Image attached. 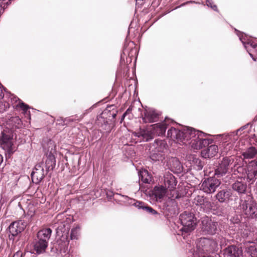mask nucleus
Wrapping results in <instances>:
<instances>
[{"label":"nucleus","mask_w":257,"mask_h":257,"mask_svg":"<svg viewBox=\"0 0 257 257\" xmlns=\"http://www.w3.org/2000/svg\"><path fill=\"white\" fill-rule=\"evenodd\" d=\"M221 184L216 176L205 178L201 183L200 189L206 194L215 192Z\"/></svg>","instance_id":"9"},{"label":"nucleus","mask_w":257,"mask_h":257,"mask_svg":"<svg viewBox=\"0 0 257 257\" xmlns=\"http://www.w3.org/2000/svg\"><path fill=\"white\" fill-rule=\"evenodd\" d=\"M52 230L50 228L43 229L38 232V240L34 246V250L37 254H40L45 251Z\"/></svg>","instance_id":"6"},{"label":"nucleus","mask_w":257,"mask_h":257,"mask_svg":"<svg viewBox=\"0 0 257 257\" xmlns=\"http://www.w3.org/2000/svg\"><path fill=\"white\" fill-rule=\"evenodd\" d=\"M5 1H6V2L2 3L1 4V7L2 8H5V4H7V5H8L9 4L11 3V0H5Z\"/></svg>","instance_id":"45"},{"label":"nucleus","mask_w":257,"mask_h":257,"mask_svg":"<svg viewBox=\"0 0 257 257\" xmlns=\"http://www.w3.org/2000/svg\"><path fill=\"white\" fill-rule=\"evenodd\" d=\"M43 148L47 151L48 154H53L56 152V146L54 141L50 140L46 145L43 144Z\"/></svg>","instance_id":"34"},{"label":"nucleus","mask_w":257,"mask_h":257,"mask_svg":"<svg viewBox=\"0 0 257 257\" xmlns=\"http://www.w3.org/2000/svg\"><path fill=\"white\" fill-rule=\"evenodd\" d=\"M233 162V159L231 158H223L215 169V176L217 177L222 176L228 171Z\"/></svg>","instance_id":"12"},{"label":"nucleus","mask_w":257,"mask_h":257,"mask_svg":"<svg viewBox=\"0 0 257 257\" xmlns=\"http://www.w3.org/2000/svg\"><path fill=\"white\" fill-rule=\"evenodd\" d=\"M128 50L126 48H125L123 50V54L124 55H125L126 54H127L128 53Z\"/></svg>","instance_id":"49"},{"label":"nucleus","mask_w":257,"mask_h":257,"mask_svg":"<svg viewBox=\"0 0 257 257\" xmlns=\"http://www.w3.org/2000/svg\"><path fill=\"white\" fill-rule=\"evenodd\" d=\"M35 213V208L32 205L28 206V211L27 212V215L32 217Z\"/></svg>","instance_id":"41"},{"label":"nucleus","mask_w":257,"mask_h":257,"mask_svg":"<svg viewBox=\"0 0 257 257\" xmlns=\"http://www.w3.org/2000/svg\"><path fill=\"white\" fill-rule=\"evenodd\" d=\"M247 180L252 183L254 181V178L257 176V163L252 162L247 167V171H245Z\"/></svg>","instance_id":"20"},{"label":"nucleus","mask_w":257,"mask_h":257,"mask_svg":"<svg viewBox=\"0 0 257 257\" xmlns=\"http://www.w3.org/2000/svg\"><path fill=\"white\" fill-rule=\"evenodd\" d=\"M61 215H58L57 217V218H58V220L60 219V218L61 217Z\"/></svg>","instance_id":"53"},{"label":"nucleus","mask_w":257,"mask_h":257,"mask_svg":"<svg viewBox=\"0 0 257 257\" xmlns=\"http://www.w3.org/2000/svg\"><path fill=\"white\" fill-rule=\"evenodd\" d=\"M239 209L247 217L254 218L257 215V204L251 197H247V199L241 201Z\"/></svg>","instance_id":"8"},{"label":"nucleus","mask_w":257,"mask_h":257,"mask_svg":"<svg viewBox=\"0 0 257 257\" xmlns=\"http://www.w3.org/2000/svg\"><path fill=\"white\" fill-rule=\"evenodd\" d=\"M150 157L154 162H162L165 159L164 152H158L156 150L150 151Z\"/></svg>","instance_id":"31"},{"label":"nucleus","mask_w":257,"mask_h":257,"mask_svg":"<svg viewBox=\"0 0 257 257\" xmlns=\"http://www.w3.org/2000/svg\"><path fill=\"white\" fill-rule=\"evenodd\" d=\"M179 219L182 225L180 230L183 233H189L195 228L196 219L193 213L184 211L180 214Z\"/></svg>","instance_id":"7"},{"label":"nucleus","mask_w":257,"mask_h":257,"mask_svg":"<svg viewBox=\"0 0 257 257\" xmlns=\"http://www.w3.org/2000/svg\"><path fill=\"white\" fill-rule=\"evenodd\" d=\"M26 226L27 223L22 220L14 221L11 223L9 227L10 233V239H14V237L24 230Z\"/></svg>","instance_id":"13"},{"label":"nucleus","mask_w":257,"mask_h":257,"mask_svg":"<svg viewBox=\"0 0 257 257\" xmlns=\"http://www.w3.org/2000/svg\"><path fill=\"white\" fill-rule=\"evenodd\" d=\"M167 189L163 185L156 186L151 191L150 196L156 201L162 199L166 195Z\"/></svg>","instance_id":"18"},{"label":"nucleus","mask_w":257,"mask_h":257,"mask_svg":"<svg viewBox=\"0 0 257 257\" xmlns=\"http://www.w3.org/2000/svg\"><path fill=\"white\" fill-rule=\"evenodd\" d=\"M126 113H124L123 114L122 116L121 119V122L123 120L124 118L125 117L126 115Z\"/></svg>","instance_id":"50"},{"label":"nucleus","mask_w":257,"mask_h":257,"mask_svg":"<svg viewBox=\"0 0 257 257\" xmlns=\"http://www.w3.org/2000/svg\"><path fill=\"white\" fill-rule=\"evenodd\" d=\"M131 111V108H128L126 111L125 112V113H126V114H127L128 113L130 112V111Z\"/></svg>","instance_id":"52"},{"label":"nucleus","mask_w":257,"mask_h":257,"mask_svg":"<svg viewBox=\"0 0 257 257\" xmlns=\"http://www.w3.org/2000/svg\"><path fill=\"white\" fill-rule=\"evenodd\" d=\"M257 154V150L255 148L251 147L248 148L245 152L242 153V155L245 159H252Z\"/></svg>","instance_id":"35"},{"label":"nucleus","mask_w":257,"mask_h":257,"mask_svg":"<svg viewBox=\"0 0 257 257\" xmlns=\"http://www.w3.org/2000/svg\"><path fill=\"white\" fill-rule=\"evenodd\" d=\"M231 196V193L227 190H222L218 192L215 195L216 199L220 202H224Z\"/></svg>","instance_id":"32"},{"label":"nucleus","mask_w":257,"mask_h":257,"mask_svg":"<svg viewBox=\"0 0 257 257\" xmlns=\"http://www.w3.org/2000/svg\"><path fill=\"white\" fill-rule=\"evenodd\" d=\"M246 245V251L251 257H257V244L253 242H248Z\"/></svg>","instance_id":"33"},{"label":"nucleus","mask_w":257,"mask_h":257,"mask_svg":"<svg viewBox=\"0 0 257 257\" xmlns=\"http://www.w3.org/2000/svg\"><path fill=\"white\" fill-rule=\"evenodd\" d=\"M204 133L203 135H199V138L196 139L195 142H193L192 148L195 150H199L203 148L205 149L212 143L211 139L204 138Z\"/></svg>","instance_id":"17"},{"label":"nucleus","mask_w":257,"mask_h":257,"mask_svg":"<svg viewBox=\"0 0 257 257\" xmlns=\"http://www.w3.org/2000/svg\"><path fill=\"white\" fill-rule=\"evenodd\" d=\"M10 107V104L6 101H0V113H3Z\"/></svg>","instance_id":"39"},{"label":"nucleus","mask_w":257,"mask_h":257,"mask_svg":"<svg viewBox=\"0 0 257 257\" xmlns=\"http://www.w3.org/2000/svg\"><path fill=\"white\" fill-rule=\"evenodd\" d=\"M13 257H23V253L22 251H17Z\"/></svg>","instance_id":"44"},{"label":"nucleus","mask_w":257,"mask_h":257,"mask_svg":"<svg viewBox=\"0 0 257 257\" xmlns=\"http://www.w3.org/2000/svg\"><path fill=\"white\" fill-rule=\"evenodd\" d=\"M242 251L235 245H230L224 249V254L226 257H238Z\"/></svg>","instance_id":"26"},{"label":"nucleus","mask_w":257,"mask_h":257,"mask_svg":"<svg viewBox=\"0 0 257 257\" xmlns=\"http://www.w3.org/2000/svg\"><path fill=\"white\" fill-rule=\"evenodd\" d=\"M196 248L192 251L194 257L212 252L217 246V242L208 238H200L196 242Z\"/></svg>","instance_id":"4"},{"label":"nucleus","mask_w":257,"mask_h":257,"mask_svg":"<svg viewBox=\"0 0 257 257\" xmlns=\"http://www.w3.org/2000/svg\"><path fill=\"white\" fill-rule=\"evenodd\" d=\"M206 4L207 7L211 8L214 11H218L217 6L213 4L212 0H206Z\"/></svg>","instance_id":"40"},{"label":"nucleus","mask_w":257,"mask_h":257,"mask_svg":"<svg viewBox=\"0 0 257 257\" xmlns=\"http://www.w3.org/2000/svg\"><path fill=\"white\" fill-rule=\"evenodd\" d=\"M202 132L192 127L185 126L179 130L171 127L168 131L167 137L178 144H182L192 147L193 142L199 138V135H203Z\"/></svg>","instance_id":"1"},{"label":"nucleus","mask_w":257,"mask_h":257,"mask_svg":"<svg viewBox=\"0 0 257 257\" xmlns=\"http://www.w3.org/2000/svg\"><path fill=\"white\" fill-rule=\"evenodd\" d=\"M218 151V146L211 144L206 148L201 151V155L204 158H210L217 154Z\"/></svg>","instance_id":"21"},{"label":"nucleus","mask_w":257,"mask_h":257,"mask_svg":"<svg viewBox=\"0 0 257 257\" xmlns=\"http://www.w3.org/2000/svg\"><path fill=\"white\" fill-rule=\"evenodd\" d=\"M193 203L196 205L200 206L204 209H209L211 207V202L208 201L206 197L203 196L198 195L196 196L194 199Z\"/></svg>","instance_id":"24"},{"label":"nucleus","mask_w":257,"mask_h":257,"mask_svg":"<svg viewBox=\"0 0 257 257\" xmlns=\"http://www.w3.org/2000/svg\"><path fill=\"white\" fill-rule=\"evenodd\" d=\"M230 221L231 223L234 224H238L240 221V217L238 215H234L230 219Z\"/></svg>","instance_id":"42"},{"label":"nucleus","mask_w":257,"mask_h":257,"mask_svg":"<svg viewBox=\"0 0 257 257\" xmlns=\"http://www.w3.org/2000/svg\"><path fill=\"white\" fill-rule=\"evenodd\" d=\"M159 113L154 108L146 107L142 113V118L146 123H151L157 121L159 117Z\"/></svg>","instance_id":"15"},{"label":"nucleus","mask_w":257,"mask_h":257,"mask_svg":"<svg viewBox=\"0 0 257 257\" xmlns=\"http://www.w3.org/2000/svg\"><path fill=\"white\" fill-rule=\"evenodd\" d=\"M122 197L125 199L126 202H127L129 205L135 206L138 209L145 210L151 214H158V212L156 210L151 207L146 206L145 203L142 201L136 200L135 199L128 197L127 196L122 195Z\"/></svg>","instance_id":"14"},{"label":"nucleus","mask_w":257,"mask_h":257,"mask_svg":"<svg viewBox=\"0 0 257 257\" xmlns=\"http://www.w3.org/2000/svg\"><path fill=\"white\" fill-rule=\"evenodd\" d=\"M133 52H134L135 54L137 52V50L135 49H132L131 52L128 54V55L130 57H132L133 56Z\"/></svg>","instance_id":"46"},{"label":"nucleus","mask_w":257,"mask_h":257,"mask_svg":"<svg viewBox=\"0 0 257 257\" xmlns=\"http://www.w3.org/2000/svg\"><path fill=\"white\" fill-rule=\"evenodd\" d=\"M11 121L12 122H14V124L17 128H19L22 124V120L19 116L13 117L11 119Z\"/></svg>","instance_id":"38"},{"label":"nucleus","mask_w":257,"mask_h":257,"mask_svg":"<svg viewBox=\"0 0 257 257\" xmlns=\"http://www.w3.org/2000/svg\"><path fill=\"white\" fill-rule=\"evenodd\" d=\"M218 224L208 217L203 218L202 220L201 231L205 234L213 235L218 231Z\"/></svg>","instance_id":"10"},{"label":"nucleus","mask_w":257,"mask_h":257,"mask_svg":"<svg viewBox=\"0 0 257 257\" xmlns=\"http://www.w3.org/2000/svg\"><path fill=\"white\" fill-rule=\"evenodd\" d=\"M3 86L0 84V99L3 98L4 97V93L3 91Z\"/></svg>","instance_id":"47"},{"label":"nucleus","mask_w":257,"mask_h":257,"mask_svg":"<svg viewBox=\"0 0 257 257\" xmlns=\"http://www.w3.org/2000/svg\"><path fill=\"white\" fill-rule=\"evenodd\" d=\"M191 166L194 169L197 171H200L202 169L203 165L202 162L200 159L196 158H193Z\"/></svg>","instance_id":"36"},{"label":"nucleus","mask_w":257,"mask_h":257,"mask_svg":"<svg viewBox=\"0 0 257 257\" xmlns=\"http://www.w3.org/2000/svg\"><path fill=\"white\" fill-rule=\"evenodd\" d=\"M11 99L12 102H17V101H19V103L15 104L14 106V107L16 109L20 108L22 111V113L25 115V116L27 117L28 119H30V112L28 110L30 108L29 105L24 103L21 99L16 96L12 95Z\"/></svg>","instance_id":"16"},{"label":"nucleus","mask_w":257,"mask_h":257,"mask_svg":"<svg viewBox=\"0 0 257 257\" xmlns=\"http://www.w3.org/2000/svg\"><path fill=\"white\" fill-rule=\"evenodd\" d=\"M59 225L56 229V233L58 237L62 241L59 243L56 248L57 253L61 257H72L68 250V233L70 229V225L68 221L63 220L58 223Z\"/></svg>","instance_id":"2"},{"label":"nucleus","mask_w":257,"mask_h":257,"mask_svg":"<svg viewBox=\"0 0 257 257\" xmlns=\"http://www.w3.org/2000/svg\"><path fill=\"white\" fill-rule=\"evenodd\" d=\"M48 173L44 168V162L36 164L31 173V177L33 182L36 184L39 183Z\"/></svg>","instance_id":"11"},{"label":"nucleus","mask_w":257,"mask_h":257,"mask_svg":"<svg viewBox=\"0 0 257 257\" xmlns=\"http://www.w3.org/2000/svg\"><path fill=\"white\" fill-rule=\"evenodd\" d=\"M238 137L235 135L234 133H231L230 134L222 135L220 141L221 143L219 145V148L221 150L223 155L227 154L232 151H237L240 149L237 147L236 141Z\"/></svg>","instance_id":"5"},{"label":"nucleus","mask_w":257,"mask_h":257,"mask_svg":"<svg viewBox=\"0 0 257 257\" xmlns=\"http://www.w3.org/2000/svg\"><path fill=\"white\" fill-rule=\"evenodd\" d=\"M80 228L78 226L72 229L70 234L71 239H77L79 233Z\"/></svg>","instance_id":"37"},{"label":"nucleus","mask_w":257,"mask_h":257,"mask_svg":"<svg viewBox=\"0 0 257 257\" xmlns=\"http://www.w3.org/2000/svg\"><path fill=\"white\" fill-rule=\"evenodd\" d=\"M167 125L166 122L153 124L151 128L146 130H140L139 132H134L133 135L138 138L140 141L148 142L152 140L155 135L163 136L165 134ZM137 141H136V142Z\"/></svg>","instance_id":"3"},{"label":"nucleus","mask_w":257,"mask_h":257,"mask_svg":"<svg viewBox=\"0 0 257 257\" xmlns=\"http://www.w3.org/2000/svg\"><path fill=\"white\" fill-rule=\"evenodd\" d=\"M223 210L220 211L219 212L217 213L218 215H221L222 214H223Z\"/></svg>","instance_id":"51"},{"label":"nucleus","mask_w":257,"mask_h":257,"mask_svg":"<svg viewBox=\"0 0 257 257\" xmlns=\"http://www.w3.org/2000/svg\"><path fill=\"white\" fill-rule=\"evenodd\" d=\"M117 111L115 108V106L110 105L108 106L102 112V117L107 118L108 120H111L112 118H115L116 116Z\"/></svg>","instance_id":"25"},{"label":"nucleus","mask_w":257,"mask_h":257,"mask_svg":"<svg viewBox=\"0 0 257 257\" xmlns=\"http://www.w3.org/2000/svg\"><path fill=\"white\" fill-rule=\"evenodd\" d=\"M56 165V159L53 154L46 153V158L44 162V168L46 172L53 170Z\"/></svg>","instance_id":"23"},{"label":"nucleus","mask_w":257,"mask_h":257,"mask_svg":"<svg viewBox=\"0 0 257 257\" xmlns=\"http://www.w3.org/2000/svg\"><path fill=\"white\" fill-rule=\"evenodd\" d=\"M1 144L4 146V147H6L9 150L12 149L13 146V139L10 136L4 133L2 134L1 138Z\"/></svg>","instance_id":"30"},{"label":"nucleus","mask_w":257,"mask_h":257,"mask_svg":"<svg viewBox=\"0 0 257 257\" xmlns=\"http://www.w3.org/2000/svg\"><path fill=\"white\" fill-rule=\"evenodd\" d=\"M167 147V144L164 140L157 139L151 145L150 150L164 152Z\"/></svg>","instance_id":"27"},{"label":"nucleus","mask_w":257,"mask_h":257,"mask_svg":"<svg viewBox=\"0 0 257 257\" xmlns=\"http://www.w3.org/2000/svg\"><path fill=\"white\" fill-rule=\"evenodd\" d=\"M167 165L168 168L174 173H178L182 170V166L177 158H169L167 161Z\"/></svg>","instance_id":"19"},{"label":"nucleus","mask_w":257,"mask_h":257,"mask_svg":"<svg viewBox=\"0 0 257 257\" xmlns=\"http://www.w3.org/2000/svg\"><path fill=\"white\" fill-rule=\"evenodd\" d=\"M247 125H248V124L245 125L241 127L239 129H238L235 132H234L235 134V135L238 138V133L239 132L242 131L243 130H244L247 127Z\"/></svg>","instance_id":"43"},{"label":"nucleus","mask_w":257,"mask_h":257,"mask_svg":"<svg viewBox=\"0 0 257 257\" xmlns=\"http://www.w3.org/2000/svg\"><path fill=\"white\" fill-rule=\"evenodd\" d=\"M249 55H250V56L252 58V59H253L254 61H255V59H254V58H253V57H252V55L251 53H249Z\"/></svg>","instance_id":"54"},{"label":"nucleus","mask_w":257,"mask_h":257,"mask_svg":"<svg viewBox=\"0 0 257 257\" xmlns=\"http://www.w3.org/2000/svg\"><path fill=\"white\" fill-rule=\"evenodd\" d=\"M139 177L140 180H141L142 183L151 184L153 182L152 176L147 170L140 171L139 173Z\"/></svg>","instance_id":"28"},{"label":"nucleus","mask_w":257,"mask_h":257,"mask_svg":"<svg viewBox=\"0 0 257 257\" xmlns=\"http://www.w3.org/2000/svg\"><path fill=\"white\" fill-rule=\"evenodd\" d=\"M234 191L238 193V194H244L246 189V184L240 181H236L232 185Z\"/></svg>","instance_id":"29"},{"label":"nucleus","mask_w":257,"mask_h":257,"mask_svg":"<svg viewBox=\"0 0 257 257\" xmlns=\"http://www.w3.org/2000/svg\"><path fill=\"white\" fill-rule=\"evenodd\" d=\"M243 170H244V169H243V168L242 167H238L237 168V171L238 173L241 172L242 171H243Z\"/></svg>","instance_id":"48"},{"label":"nucleus","mask_w":257,"mask_h":257,"mask_svg":"<svg viewBox=\"0 0 257 257\" xmlns=\"http://www.w3.org/2000/svg\"><path fill=\"white\" fill-rule=\"evenodd\" d=\"M176 180L175 177L171 173H166L164 176V187L172 190L176 185Z\"/></svg>","instance_id":"22"}]
</instances>
